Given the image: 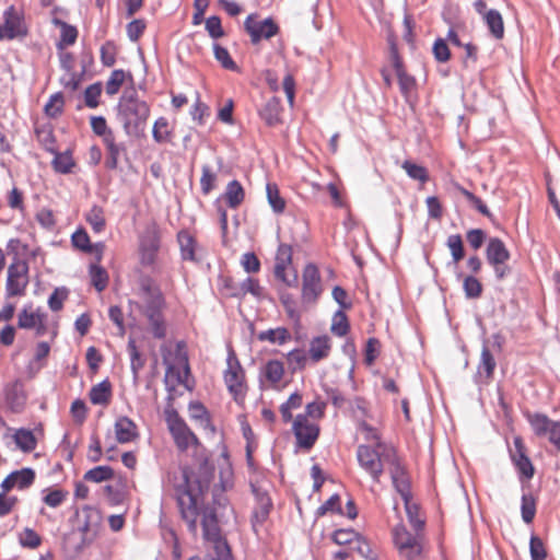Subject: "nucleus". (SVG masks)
Returning <instances> with one entry per match:
<instances>
[{
    "label": "nucleus",
    "instance_id": "obj_6",
    "mask_svg": "<svg viewBox=\"0 0 560 560\" xmlns=\"http://www.w3.org/2000/svg\"><path fill=\"white\" fill-rule=\"evenodd\" d=\"M164 415L175 445L180 452L187 451L189 445H199L197 435L190 430L176 409L173 408L172 404L164 409Z\"/></svg>",
    "mask_w": 560,
    "mask_h": 560
},
{
    "label": "nucleus",
    "instance_id": "obj_59",
    "mask_svg": "<svg viewBox=\"0 0 560 560\" xmlns=\"http://www.w3.org/2000/svg\"><path fill=\"white\" fill-rule=\"evenodd\" d=\"M168 121L165 117H159L152 129V137L156 143H164L168 140L170 131L166 130Z\"/></svg>",
    "mask_w": 560,
    "mask_h": 560
},
{
    "label": "nucleus",
    "instance_id": "obj_13",
    "mask_svg": "<svg viewBox=\"0 0 560 560\" xmlns=\"http://www.w3.org/2000/svg\"><path fill=\"white\" fill-rule=\"evenodd\" d=\"M244 28L250 36L252 44H258L261 39H270L280 31L272 18L258 20L257 14H249L246 18Z\"/></svg>",
    "mask_w": 560,
    "mask_h": 560
},
{
    "label": "nucleus",
    "instance_id": "obj_45",
    "mask_svg": "<svg viewBox=\"0 0 560 560\" xmlns=\"http://www.w3.org/2000/svg\"><path fill=\"white\" fill-rule=\"evenodd\" d=\"M267 199L272 208L273 212L282 213L285 208V201L280 196L278 186L276 184L268 183L266 186Z\"/></svg>",
    "mask_w": 560,
    "mask_h": 560
},
{
    "label": "nucleus",
    "instance_id": "obj_28",
    "mask_svg": "<svg viewBox=\"0 0 560 560\" xmlns=\"http://www.w3.org/2000/svg\"><path fill=\"white\" fill-rule=\"evenodd\" d=\"M281 105L277 97H271L266 104L259 109V117L269 127H273L280 122Z\"/></svg>",
    "mask_w": 560,
    "mask_h": 560
},
{
    "label": "nucleus",
    "instance_id": "obj_46",
    "mask_svg": "<svg viewBox=\"0 0 560 560\" xmlns=\"http://www.w3.org/2000/svg\"><path fill=\"white\" fill-rule=\"evenodd\" d=\"M331 332L338 337L346 336L350 330L347 314L342 310H337L332 316Z\"/></svg>",
    "mask_w": 560,
    "mask_h": 560
},
{
    "label": "nucleus",
    "instance_id": "obj_39",
    "mask_svg": "<svg viewBox=\"0 0 560 560\" xmlns=\"http://www.w3.org/2000/svg\"><path fill=\"white\" fill-rule=\"evenodd\" d=\"M89 273L91 277V282L96 291H104L108 284V273L105 268L96 264H91Z\"/></svg>",
    "mask_w": 560,
    "mask_h": 560
},
{
    "label": "nucleus",
    "instance_id": "obj_2",
    "mask_svg": "<svg viewBox=\"0 0 560 560\" xmlns=\"http://www.w3.org/2000/svg\"><path fill=\"white\" fill-rule=\"evenodd\" d=\"M150 117L149 104L140 100L135 88L124 91L117 104V118L128 137L140 138L144 135Z\"/></svg>",
    "mask_w": 560,
    "mask_h": 560
},
{
    "label": "nucleus",
    "instance_id": "obj_21",
    "mask_svg": "<svg viewBox=\"0 0 560 560\" xmlns=\"http://www.w3.org/2000/svg\"><path fill=\"white\" fill-rule=\"evenodd\" d=\"M3 28L5 31L7 39L11 40L18 37L23 38L28 34L23 15L16 12L14 5H10L3 12Z\"/></svg>",
    "mask_w": 560,
    "mask_h": 560
},
{
    "label": "nucleus",
    "instance_id": "obj_49",
    "mask_svg": "<svg viewBox=\"0 0 560 560\" xmlns=\"http://www.w3.org/2000/svg\"><path fill=\"white\" fill-rule=\"evenodd\" d=\"M217 173H214L210 165L205 164L201 167L200 188L201 192L207 196L215 188Z\"/></svg>",
    "mask_w": 560,
    "mask_h": 560
},
{
    "label": "nucleus",
    "instance_id": "obj_41",
    "mask_svg": "<svg viewBox=\"0 0 560 560\" xmlns=\"http://www.w3.org/2000/svg\"><path fill=\"white\" fill-rule=\"evenodd\" d=\"M85 220L95 233H101L104 231L106 221L104 217V210L102 207L94 205L85 214Z\"/></svg>",
    "mask_w": 560,
    "mask_h": 560
},
{
    "label": "nucleus",
    "instance_id": "obj_54",
    "mask_svg": "<svg viewBox=\"0 0 560 560\" xmlns=\"http://www.w3.org/2000/svg\"><path fill=\"white\" fill-rule=\"evenodd\" d=\"M91 128L96 136L102 137L103 142L115 136L114 131L107 127V121L103 116H92Z\"/></svg>",
    "mask_w": 560,
    "mask_h": 560
},
{
    "label": "nucleus",
    "instance_id": "obj_3",
    "mask_svg": "<svg viewBox=\"0 0 560 560\" xmlns=\"http://www.w3.org/2000/svg\"><path fill=\"white\" fill-rule=\"evenodd\" d=\"M160 350L163 364L166 366L163 382L165 389L168 392L167 400L171 402L173 400L172 393L175 390L176 385L185 382L184 376L176 365L184 368L185 376L190 372L188 354L184 341H178L174 350L165 343L161 346Z\"/></svg>",
    "mask_w": 560,
    "mask_h": 560
},
{
    "label": "nucleus",
    "instance_id": "obj_31",
    "mask_svg": "<svg viewBox=\"0 0 560 560\" xmlns=\"http://www.w3.org/2000/svg\"><path fill=\"white\" fill-rule=\"evenodd\" d=\"M45 315L40 308L33 311L31 304L25 305L18 315V327L21 329H33Z\"/></svg>",
    "mask_w": 560,
    "mask_h": 560
},
{
    "label": "nucleus",
    "instance_id": "obj_24",
    "mask_svg": "<svg viewBox=\"0 0 560 560\" xmlns=\"http://www.w3.org/2000/svg\"><path fill=\"white\" fill-rule=\"evenodd\" d=\"M114 428L116 439L121 444L132 442L139 435L137 424L127 416L117 418Z\"/></svg>",
    "mask_w": 560,
    "mask_h": 560
},
{
    "label": "nucleus",
    "instance_id": "obj_32",
    "mask_svg": "<svg viewBox=\"0 0 560 560\" xmlns=\"http://www.w3.org/2000/svg\"><path fill=\"white\" fill-rule=\"evenodd\" d=\"M489 32L495 39H501L504 36V24L501 13L495 9H490L483 16Z\"/></svg>",
    "mask_w": 560,
    "mask_h": 560
},
{
    "label": "nucleus",
    "instance_id": "obj_40",
    "mask_svg": "<svg viewBox=\"0 0 560 560\" xmlns=\"http://www.w3.org/2000/svg\"><path fill=\"white\" fill-rule=\"evenodd\" d=\"M262 374L269 383H279L284 374L283 363L279 360H269L264 366Z\"/></svg>",
    "mask_w": 560,
    "mask_h": 560
},
{
    "label": "nucleus",
    "instance_id": "obj_57",
    "mask_svg": "<svg viewBox=\"0 0 560 560\" xmlns=\"http://www.w3.org/2000/svg\"><path fill=\"white\" fill-rule=\"evenodd\" d=\"M399 90L401 95L408 101L409 95L417 88V81L413 75L408 74L406 71L397 73Z\"/></svg>",
    "mask_w": 560,
    "mask_h": 560
},
{
    "label": "nucleus",
    "instance_id": "obj_8",
    "mask_svg": "<svg viewBox=\"0 0 560 560\" xmlns=\"http://www.w3.org/2000/svg\"><path fill=\"white\" fill-rule=\"evenodd\" d=\"M28 264L20 257H14L8 267L7 282H5V299L22 298L26 294V289L30 283Z\"/></svg>",
    "mask_w": 560,
    "mask_h": 560
},
{
    "label": "nucleus",
    "instance_id": "obj_30",
    "mask_svg": "<svg viewBox=\"0 0 560 560\" xmlns=\"http://www.w3.org/2000/svg\"><path fill=\"white\" fill-rule=\"evenodd\" d=\"M93 405H107L112 397V384L108 378L94 385L89 393Z\"/></svg>",
    "mask_w": 560,
    "mask_h": 560
},
{
    "label": "nucleus",
    "instance_id": "obj_56",
    "mask_svg": "<svg viewBox=\"0 0 560 560\" xmlns=\"http://www.w3.org/2000/svg\"><path fill=\"white\" fill-rule=\"evenodd\" d=\"M73 247L84 253H93V245L90 242V236L84 229H78L71 236Z\"/></svg>",
    "mask_w": 560,
    "mask_h": 560
},
{
    "label": "nucleus",
    "instance_id": "obj_37",
    "mask_svg": "<svg viewBox=\"0 0 560 560\" xmlns=\"http://www.w3.org/2000/svg\"><path fill=\"white\" fill-rule=\"evenodd\" d=\"M177 240L180 247V256L183 260L195 261V238L186 231H180L177 234Z\"/></svg>",
    "mask_w": 560,
    "mask_h": 560
},
{
    "label": "nucleus",
    "instance_id": "obj_50",
    "mask_svg": "<svg viewBox=\"0 0 560 560\" xmlns=\"http://www.w3.org/2000/svg\"><path fill=\"white\" fill-rule=\"evenodd\" d=\"M401 167L406 171L407 175L420 183H427L429 180L428 170L419 164H416L409 160L404 161Z\"/></svg>",
    "mask_w": 560,
    "mask_h": 560
},
{
    "label": "nucleus",
    "instance_id": "obj_44",
    "mask_svg": "<svg viewBox=\"0 0 560 560\" xmlns=\"http://www.w3.org/2000/svg\"><path fill=\"white\" fill-rule=\"evenodd\" d=\"M463 290L466 299H478L482 293V284L474 275L465 276L463 277Z\"/></svg>",
    "mask_w": 560,
    "mask_h": 560
},
{
    "label": "nucleus",
    "instance_id": "obj_20",
    "mask_svg": "<svg viewBox=\"0 0 560 560\" xmlns=\"http://www.w3.org/2000/svg\"><path fill=\"white\" fill-rule=\"evenodd\" d=\"M35 478V470L31 467H24L11 471L0 483V488L4 492H10L13 488L26 490L34 483Z\"/></svg>",
    "mask_w": 560,
    "mask_h": 560
},
{
    "label": "nucleus",
    "instance_id": "obj_61",
    "mask_svg": "<svg viewBox=\"0 0 560 560\" xmlns=\"http://www.w3.org/2000/svg\"><path fill=\"white\" fill-rule=\"evenodd\" d=\"M126 79V73L122 69H116L112 72L109 79L106 82V93L108 95H114L118 93L120 86L122 85Z\"/></svg>",
    "mask_w": 560,
    "mask_h": 560
},
{
    "label": "nucleus",
    "instance_id": "obj_33",
    "mask_svg": "<svg viewBox=\"0 0 560 560\" xmlns=\"http://www.w3.org/2000/svg\"><path fill=\"white\" fill-rule=\"evenodd\" d=\"M257 339L259 341H269L273 345L282 346L291 339V335L285 327H277L259 331Z\"/></svg>",
    "mask_w": 560,
    "mask_h": 560
},
{
    "label": "nucleus",
    "instance_id": "obj_47",
    "mask_svg": "<svg viewBox=\"0 0 560 560\" xmlns=\"http://www.w3.org/2000/svg\"><path fill=\"white\" fill-rule=\"evenodd\" d=\"M302 405V396L294 392L290 395V397L280 406V412L283 422L288 423L293 419L292 409H298Z\"/></svg>",
    "mask_w": 560,
    "mask_h": 560
},
{
    "label": "nucleus",
    "instance_id": "obj_22",
    "mask_svg": "<svg viewBox=\"0 0 560 560\" xmlns=\"http://www.w3.org/2000/svg\"><path fill=\"white\" fill-rule=\"evenodd\" d=\"M103 143L106 150L104 167L107 171H116L118 168L119 160L121 158L128 160L127 144L125 142H117L115 136L110 139H105Z\"/></svg>",
    "mask_w": 560,
    "mask_h": 560
},
{
    "label": "nucleus",
    "instance_id": "obj_10",
    "mask_svg": "<svg viewBox=\"0 0 560 560\" xmlns=\"http://www.w3.org/2000/svg\"><path fill=\"white\" fill-rule=\"evenodd\" d=\"M228 369L224 371V383L228 390L237 404L244 401L246 396L245 372L234 351L231 350L226 358Z\"/></svg>",
    "mask_w": 560,
    "mask_h": 560
},
{
    "label": "nucleus",
    "instance_id": "obj_9",
    "mask_svg": "<svg viewBox=\"0 0 560 560\" xmlns=\"http://www.w3.org/2000/svg\"><path fill=\"white\" fill-rule=\"evenodd\" d=\"M533 433L537 438H547L557 452H560V420L550 419L542 412H524Z\"/></svg>",
    "mask_w": 560,
    "mask_h": 560
},
{
    "label": "nucleus",
    "instance_id": "obj_19",
    "mask_svg": "<svg viewBox=\"0 0 560 560\" xmlns=\"http://www.w3.org/2000/svg\"><path fill=\"white\" fill-rule=\"evenodd\" d=\"M514 448L510 450L511 460L520 475V479H532L535 474L534 465L526 454V447L521 436L513 440Z\"/></svg>",
    "mask_w": 560,
    "mask_h": 560
},
{
    "label": "nucleus",
    "instance_id": "obj_64",
    "mask_svg": "<svg viewBox=\"0 0 560 560\" xmlns=\"http://www.w3.org/2000/svg\"><path fill=\"white\" fill-rule=\"evenodd\" d=\"M19 541L22 547L34 549L40 545L42 538L34 529L26 527L20 534Z\"/></svg>",
    "mask_w": 560,
    "mask_h": 560
},
{
    "label": "nucleus",
    "instance_id": "obj_48",
    "mask_svg": "<svg viewBox=\"0 0 560 560\" xmlns=\"http://www.w3.org/2000/svg\"><path fill=\"white\" fill-rule=\"evenodd\" d=\"M446 246L451 252L454 264L460 261L465 256L463 238L459 234H451L446 240Z\"/></svg>",
    "mask_w": 560,
    "mask_h": 560
},
{
    "label": "nucleus",
    "instance_id": "obj_62",
    "mask_svg": "<svg viewBox=\"0 0 560 560\" xmlns=\"http://www.w3.org/2000/svg\"><path fill=\"white\" fill-rule=\"evenodd\" d=\"M241 296L242 299L246 294H252L255 298H260L262 295V288L259 284L258 279L253 277H247L241 283Z\"/></svg>",
    "mask_w": 560,
    "mask_h": 560
},
{
    "label": "nucleus",
    "instance_id": "obj_5",
    "mask_svg": "<svg viewBox=\"0 0 560 560\" xmlns=\"http://www.w3.org/2000/svg\"><path fill=\"white\" fill-rule=\"evenodd\" d=\"M383 460L389 466L388 470L394 489L399 493L402 501H410L412 498L410 476L396 448L387 447Z\"/></svg>",
    "mask_w": 560,
    "mask_h": 560
},
{
    "label": "nucleus",
    "instance_id": "obj_16",
    "mask_svg": "<svg viewBox=\"0 0 560 560\" xmlns=\"http://www.w3.org/2000/svg\"><path fill=\"white\" fill-rule=\"evenodd\" d=\"M161 246L159 230L155 225L148 228L140 237L139 254L140 264L144 267H151L155 264L158 253Z\"/></svg>",
    "mask_w": 560,
    "mask_h": 560
},
{
    "label": "nucleus",
    "instance_id": "obj_63",
    "mask_svg": "<svg viewBox=\"0 0 560 560\" xmlns=\"http://www.w3.org/2000/svg\"><path fill=\"white\" fill-rule=\"evenodd\" d=\"M102 93L101 82H95L89 85L84 91V102L89 108H95L100 104V96Z\"/></svg>",
    "mask_w": 560,
    "mask_h": 560
},
{
    "label": "nucleus",
    "instance_id": "obj_51",
    "mask_svg": "<svg viewBox=\"0 0 560 560\" xmlns=\"http://www.w3.org/2000/svg\"><path fill=\"white\" fill-rule=\"evenodd\" d=\"M358 534L359 533L352 528H339L332 532L330 538L336 545L348 546L350 548L353 541H355Z\"/></svg>",
    "mask_w": 560,
    "mask_h": 560
},
{
    "label": "nucleus",
    "instance_id": "obj_55",
    "mask_svg": "<svg viewBox=\"0 0 560 560\" xmlns=\"http://www.w3.org/2000/svg\"><path fill=\"white\" fill-rule=\"evenodd\" d=\"M460 194L467 199V201L482 215L487 217L488 219L492 220L493 214L490 212L487 205L475 194L469 191L468 189L464 187H459Z\"/></svg>",
    "mask_w": 560,
    "mask_h": 560
},
{
    "label": "nucleus",
    "instance_id": "obj_26",
    "mask_svg": "<svg viewBox=\"0 0 560 560\" xmlns=\"http://www.w3.org/2000/svg\"><path fill=\"white\" fill-rule=\"evenodd\" d=\"M331 349L330 338L327 335L316 336L310 342V358L313 362L317 363L326 359Z\"/></svg>",
    "mask_w": 560,
    "mask_h": 560
},
{
    "label": "nucleus",
    "instance_id": "obj_53",
    "mask_svg": "<svg viewBox=\"0 0 560 560\" xmlns=\"http://www.w3.org/2000/svg\"><path fill=\"white\" fill-rule=\"evenodd\" d=\"M214 58L221 63L224 69L237 71L238 67L230 56L229 50L218 43L213 44Z\"/></svg>",
    "mask_w": 560,
    "mask_h": 560
},
{
    "label": "nucleus",
    "instance_id": "obj_17",
    "mask_svg": "<svg viewBox=\"0 0 560 560\" xmlns=\"http://www.w3.org/2000/svg\"><path fill=\"white\" fill-rule=\"evenodd\" d=\"M292 430L296 439V446L310 451L319 436V427L310 422L306 416L298 415L293 421Z\"/></svg>",
    "mask_w": 560,
    "mask_h": 560
},
{
    "label": "nucleus",
    "instance_id": "obj_58",
    "mask_svg": "<svg viewBox=\"0 0 560 560\" xmlns=\"http://www.w3.org/2000/svg\"><path fill=\"white\" fill-rule=\"evenodd\" d=\"M100 52L104 67H113L116 63L117 47L113 40H106L102 45Z\"/></svg>",
    "mask_w": 560,
    "mask_h": 560
},
{
    "label": "nucleus",
    "instance_id": "obj_14",
    "mask_svg": "<svg viewBox=\"0 0 560 560\" xmlns=\"http://www.w3.org/2000/svg\"><path fill=\"white\" fill-rule=\"evenodd\" d=\"M78 517V530L82 534L81 544L90 545L97 536L102 516L98 510L92 506H84L81 514L77 512Z\"/></svg>",
    "mask_w": 560,
    "mask_h": 560
},
{
    "label": "nucleus",
    "instance_id": "obj_38",
    "mask_svg": "<svg viewBox=\"0 0 560 560\" xmlns=\"http://www.w3.org/2000/svg\"><path fill=\"white\" fill-rule=\"evenodd\" d=\"M127 350L130 355V370L132 373L133 381L137 382L139 378V372L144 366L145 360L141 357L135 339L130 338L127 345Z\"/></svg>",
    "mask_w": 560,
    "mask_h": 560
},
{
    "label": "nucleus",
    "instance_id": "obj_15",
    "mask_svg": "<svg viewBox=\"0 0 560 560\" xmlns=\"http://www.w3.org/2000/svg\"><path fill=\"white\" fill-rule=\"evenodd\" d=\"M320 273L313 262L305 265L302 272V301L305 304L315 303L323 292Z\"/></svg>",
    "mask_w": 560,
    "mask_h": 560
},
{
    "label": "nucleus",
    "instance_id": "obj_52",
    "mask_svg": "<svg viewBox=\"0 0 560 560\" xmlns=\"http://www.w3.org/2000/svg\"><path fill=\"white\" fill-rule=\"evenodd\" d=\"M351 551L358 552L362 558L366 560H376L377 556L373 552L370 542L361 534H358L355 541L349 548Z\"/></svg>",
    "mask_w": 560,
    "mask_h": 560
},
{
    "label": "nucleus",
    "instance_id": "obj_35",
    "mask_svg": "<svg viewBox=\"0 0 560 560\" xmlns=\"http://www.w3.org/2000/svg\"><path fill=\"white\" fill-rule=\"evenodd\" d=\"M52 168L56 173L59 174H69L72 172L74 166V160L72 158L71 151L67 150L65 152H55L54 159L51 161Z\"/></svg>",
    "mask_w": 560,
    "mask_h": 560
},
{
    "label": "nucleus",
    "instance_id": "obj_34",
    "mask_svg": "<svg viewBox=\"0 0 560 560\" xmlns=\"http://www.w3.org/2000/svg\"><path fill=\"white\" fill-rule=\"evenodd\" d=\"M16 446L24 453L33 452L37 446L36 438L33 431L28 429H18L13 435Z\"/></svg>",
    "mask_w": 560,
    "mask_h": 560
},
{
    "label": "nucleus",
    "instance_id": "obj_27",
    "mask_svg": "<svg viewBox=\"0 0 560 560\" xmlns=\"http://www.w3.org/2000/svg\"><path fill=\"white\" fill-rule=\"evenodd\" d=\"M51 23L60 28V39L57 43L58 49H63L65 46H70L75 43L78 38V30L75 26L68 24L56 16H52Z\"/></svg>",
    "mask_w": 560,
    "mask_h": 560
},
{
    "label": "nucleus",
    "instance_id": "obj_42",
    "mask_svg": "<svg viewBox=\"0 0 560 560\" xmlns=\"http://www.w3.org/2000/svg\"><path fill=\"white\" fill-rule=\"evenodd\" d=\"M521 515L524 523H533L536 515V499L532 493H523L521 499Z\"/></svg>",
    "mask_w": 560,
    "mask_h": 560
},
{
    "label": "nucleus",
    "instance_id": "obj_7",
    "mask_svg": "<svg viewBox=\"0 0 560 560\" xmlns=\"http://www.w3.org/2000/svg\"><path fill=\"white\" fill-rule=\"evenodd\" d=\"M387 447L392 445L384 444V446H370L361 444L357 448V459L362 469L369 474L374 482H380L381 476L384 472L383 455Z\"/></svg>",
    "mask_w": 560,
    "mask_h": 560
},
{
    "label": "nucleus",
    "instance_id": "obj_29",
    "mask_svg": "<svg viewBox=\"0 0 560 560\" xmlns=\"http://www.w3.org/2000/svg\"><path fill=\"white\" fill-rule=\"evenodd\" d=\"M230 208H237L245 199V190L237 179L228 183L225 191L222 195Z\"/></svg>",
    "mask_w": 560,
    "mask_h": 560
},
{
    "label": "nucleus",
    "instance_id": "obj_18",
    "mask_svg": "<svg viewBox=\"0 0 560 560\" xmlns=\"http://www.w3.org/2000/svg\"><path fill=\"white\" fill-rule=\"evenodd\" d=\"M250 489L255 498V508L252 512L250 522L253 527H255L267 521L273 504L267 489L254 482H250Z\"/></svg>",
    "mask_w": 560,
    "mask_h": 560
},
{
    "label": "nucleus",
    "instance_id": "obj_4",
    "mask_svg": "<svg viewBox=\"0 0 560 560\" xmlns=\"http://www.w3.org/2000/svg\"><path fill=\"white\" fill-rule=\"evenodd\" d=\"M203 539L212 544L214 557L211 560H234L228 540L222 536L214 506L203 508L200 511Z\"/></svg>",
    "mask_w": 560,
    "mask_h": 560
},
{
    "label": "nucleus",
    "instance_id": "obj_11",
    "mask_svg": "<svg viewBox=\"0 0 560 560\" xmlns=\"http://www.w3.org/2000/svg\"><path fill=\"white\" fill-rule=\"evenodd\" d=\"M292 254L290 245L280 243L275 256V278L288 288H296L299 284L298 272L292 267Z\"/></svg>",
    "mask_w": 560,
    "mask_h": 560
},
{
    "label": "nucleus",
    "instance_id": "obj_12",
    "mask_svg": "<svg viewBox=\"0 0 560 560\" xmlns=\"http://www.w3.org/2000/svg\"><path fill=\"white\" fill-rule=\"evenodd\" d=\"M393 541L405 560H416L422 552V546L402 524L393 529Z\"/></svg>",
    "mask_w": 560,
    "mask_h": 560
},
{
    "label": "nucleus",
    "instance_id": "obj_60",
    "mask_svg": "<svg viewBox=\"0 0 560 560\" xmlns=\"http://www.w3.org/2000/svg\"><path fill=\"white\" fill-rule=\"evenodd\" d=\"M529 555L532 560H545L547 558L544 541L534 534L529 538Z\"/></svg>",
    "mask_w": 560,
    "mask_h": 560
},
{
    "label": "nucleus",
    "instance_id": "obj_25",
    "mask_svg": "<svg viewBox=\"0 0 560 560\" xmlns=\"http://www.w3.org/2000/svg\"><path fill=\"white\" fill-rule=\"evenodd\" d=\"M497 366L495 359L493 354L490 351L489 348V340L482 336V348H481V354H480V361L477 366V375L482 376L487 380L492 378L494 370Z\"/></svg>",
    "mask_w": 560,
    "mask_h": 560
},
{
    "label": "nucleus",
    "instance_id": "obj_1",
    "mask_svg": "<svg viewBox=\"0 0 560 560\" xmlns=\"http://www.w3.org/2000/svg\"><path fill=\"white\" fill-rule=\"evenodd\" d=\"M213 477L214 465L207 456H201L197 469L188 465L182 466L179 475L173 478L174 499L182 520L192 535H197L201 509L211 506L205 503V494Z\"/></svg>",
    "mask_w": 560,
    "mask_h": 560
},
{
    "label": "nucleus",
    "instance_id": "obj_36",
    "mask_svg": "<svg viewBox=\"0 0 560 560\" xmlns=\"http://www.w3.org/2000/svg\"><path fill=\"white\" fill-rule=\"evenodd\" d=\"M189 416L192 420H197L203 428L214 430L208 409L200 401H190L188 405Z\"/></svg>",
    "mask_w": 560,
    "mask_h": 560
},
{
    "label": "nucleus",
    "instance_id": "obj_43",
    "mask_svg": "<svg viewBox=\"0 0 560 560\" xmlns=\"http://www.w3.org/2000/svg\"><path fill=\"white\" fill-rule=\"evenodd\" d=\"M114 477V469L110 466H96L90 470H88L83 478L86 481L92 482H102L106 480H110Z\"/></svg>",
    "mask_w": 560,
    "mask_h": 560
},
{
    "label": "nucleus",
    "instance_id": "obj_23",
    "mask_svg": "<svg viewBox=\"0 0 560 560\" xmlns=\"http://www.w3.org/2000/svg\"><path fill=\"white\" fill-rule=\"evenodd\" d=\"M486 258L489 265H502L511 258L510 250L499 237H490L486 247Z\"/></svg>",
    "mask_w": 560,
    "mask_h": 560
}]
</instances>
